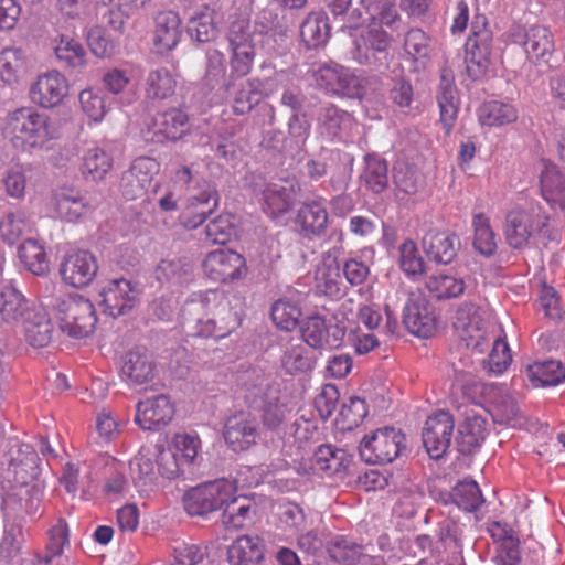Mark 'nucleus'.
<instances>
[{"label":"nucleus","instance_id":"13d9d810","mask_svg":"<svg viewBox=\"0 0 565 565\" xmlns=\"http://www.w3.org/2000/svg\"><path fill=\"white\" fill-rule=\"evenodd\" d=\"M212 210L213 206L210 205V198L206 194L191 198L181 213V221L186 227L196 228Z\"/></svg>","mask_w":565,"mask_h":565},{"label":"nucleus","instance_id":"052dcab7","mask_svg":"<svg viewBox=\"0 0 565 565\" xmlns=\"http://www.w3.org/2000/svg\"><path fill=\"white\" fill-rule=\"evenodd\" d=\"M399 266L407 276L422 275L425 271V262L413 239H405L399 246Z\"/></svg>","mask_w":565,"mask_h":565},{"label":"nucleus","instance_id":"a878e982","mask_svg":"<svg viewBox=\"0 0 565 565\" xmlns=\"http://www.w3.org/2000/svg\"><path fill=\"white\" fill-rule=\"evenodd\" d=\"M51 205L57 215L67 222L78 221L94 211V206L82 196L79 190L72 186H61L54 190Z\"/></svg>","mask_w":565,"mask_h":565},{"label":"nucleus","instance_id":"20e7f679","mask_svg":"<svg viewBox=\"0 0 565 565\" xmlns=\"http://www.w3.org/2000/svg\"><path fill=\"white\" fill-rule=\"evenodd\" d=\"M250 383L244 394L245 403L258 411L260 422L266 430L280 433L291 419L292 407L289 398L276 384L265 379Z\"/></svg>","mask_w":565,"mask_h":565},{"label":"nucleus","instance_id":"c03bdc74","mask_svg":"<svg viewBox=\"0 0 565 565\" xmlns=\"http://www.w3.org/2000/svg\"><path fill=\"white\" fill-rule=\"evenodd\" d=\"M31 230L32 223L25 212L21 210L7 212L0 220V236L10 245L19 242Z\"/></svg>","mask_w":565,"mask_h":565},{"label":"nucleus","instance_id":"69168bd1","mask_svg":"<svg viewBox=\"0 0 565 565\" xmlns=\"http://www.w3.org/2000/svg\"><path fill=\"white\" fill-rule=\"evenodd\" d=\"M205 235L211 243L225 245L235 235L234 217L231 214L218 215L206 225Z\"/></svg>","mask_w":565,"mask_h":565},{"label":"nucleus","instance_id":"393cba45","mask_svg":"<svg viewBox=\"0 0 565 565\" xmlns=\"http://www.w3.org/2000/svg\"><path fill=\"white\" fill-rule=\"evenodd\" d=\"M182 21L172 10L159 12L154 17L152 43L156 52L166 54L174 50L182 38Z\"/></svg>","mask_w":565,"mask_h":565},{"label":"nucleus","instance_id":"9b49d317","mask_svg":"<svg viewBox=\"0 0 565 565\" xmlns=\"http://www.w3.org/2000/svg\"><path fill=\"white\" fill-rule=\"evenodd\" d=\"M234 483L215 480L190 489L183 495V507L189 515L202 516L222 510L231 498Z\"/></svg>","mask_w":565,"mask_h":565},{"label":"nucleus","instance_id":"473e14b6","mask_svg":"<svg viewBox=\"0 0 565 565\" xmlns=\"http://www.w3.org/2000/svg\"><path fill=\"white\" fill-rule=\"evenodd\" d=\"M263 559L264 545L258 535H241L227 548L231 565H255Z\"/></svg>","mask_w":565,"mask_h":565},{"label":"nucleus","instance_id":"6e6d98bb","mask_svg":"<svg viewBox=\"0 0 565 565\" xmlns=\"http://www.w3.org/2000/svg\"><path fill=\"white\" fill-rule=\"evenodd\" d=\"M347 454L342 449L333 448L330 445H321L315 451L313 465L317 470L328 473H337L344 466Z\"/></svg>","mask_w":565,"mask_h":565},{"label":"nucleus","instance_id":"6ab92c4d","mask_svg":"<svg viewBox=\"0 0 565 565\" xmlns=\"http://www.w3.org/2000/svg\"><path fill=\"white\" fill-rule=\"evenodd\" d=\"M160 171V163L151 157L135 159L121 175L120 190L127 200L141 198L150 186L154 175Z\"/></svg>","mask_w":565,"mask_h":565},{"label":"nucleus","instance_id":"2f4dec72","mask_svg":"<svg viewBox=\"0 0 565 565\" xmlns=\"http://www.w3.org/2000/svg\"><path fill=\"white\" fill-rule=\"evenodd\" d=\"M52 323L47 312L43 308L34 307L29 316H25L21 332L24 340L33 348H44L52 339Z\"/></svg>","mask_w":565,"mask_h":565},{"label":"nucleus","instance_id":"a211bd4d","mask_svg":"<svg viewBox=\"0 0 565 565\" xmlns=\"http://www.w3.org/2000/svg\"><path fill=\"white\" fill-rule=\"evenodd\" d=\"M514 41L522 45L526 61L534 66L548 65L555 53L554 34L546 25H531Z\"/></svg>","mask_w":565,"mask_h":565},{"label":"nucleus","instance_id":"de8ad7c7","mask_svg":"<svg viewBox=\"0 0 565 565\" xmlns=\"http://www.w3.org/2000/svg\"><path fill=\"white\" fill-rule=\"evenodd\" d=\"M360 4L364 8L373 23L383 28H393L401 20L394 0H360Z\"/></svg>","mask_w":565,"mask_h":565},{"label":"nucleus","instance_id":"ddd939ff","mask_svg":"<svg viewBox=\"0 0 565 565\" xmlns=\"http://www.w3.org/2000/svg\"><path fill=\"white\" fill-rule=\"evenodd\" d=\"M204 275L212 281L228 284L247 273L245 258L233 249L220 248L210 252L203 263Z\"/></svg>","mask_w":565,"mask_h":565},{"label":"nucleus","instance_id":"f03ea898","mask_svg":"<svg viewBox=\"0 0 565 565\" xmlns=\"http://www.w3.org/2000/svg\"><path fill=\"white\" fill-rule=\"evenodd\" d=\"M6 458L7 463H2L0 469V484L6 500L18 498L21 501L26 494L40 501L41 489L34 483L40 461L35 449L14 439L10 441Z\"/></svg>","mask_w":565,"mask_h":565},{"label":"nucleus","instance_id":"a18cd8bd","mask_svg":"<svg viewBox=\"0 0 565 565\" xmlns=\"http://www.w3.org/2000/svg\"><path fill=\"white\" fill-rule=\"evenodd\" d=\"M177 81L169 70L161 67L148 73L145 92L151 99H167L174 95Z\"/></svg>","mask_w":565,"mask_h":565},{"label":"nucleus","instance_id":"3c124183","mask_svg":"<svg viewBox=\"0 0 565 565\" xmlns=\"http://www.w3.org/2000/svg\"><path fill=\"white\" fill-rule=\"evenodd\" d=\"M473 246L482 255L490 256L497 249L495 234L490 225V218L484 213H476L472 217Z\"/></svg>","mask_w":565,"mask_h":565},{"label":"nucleus","instance_id":"774afa93","mask_svg":"<svg viewBox=\"0 0 565 565\" xmlns=\"http://www.w3.org/2000/svg\"><path fill=\"white\" fill-rule=\"evenodd\" d=\"M363 178L366 186L374 193L384 191L388 184L386 161L377 158L367 159Z\"/></svg>","mask_w":565,"mask_h":565},{"label":"nucleus","instance_id":"dca6fc26","mask_svg":"<svg viewBox=\"0 0 565 565\" xmlns=\"http://www.w3.org/2000/svg\"><path fill=\"white\" fill-rule=\"evenodd\" d=\"M223 436L226 445L233 451L239 452L257 445L260 430L250 413L239 411L226 419Z\"/></svg>","mask_w":565,"mask_h":565},{"label":"nucleus","instance_id":"c85d7f7f","mask_svg":"<svg viewBox=\"0 0 565 565\" xmlns=\"http://www.w3.org/2000/svg\"><path fill=\"white\" fill-rule=\"evenodd\" d=\"M114 158L106 149L92 145L84 149L79 171L86 181L100 182L113 170Z\"/></svg>","mask_w":565,"mask_h":565},{"label":"nucleus","instance_id":"6e6552de","mask_svg":"<svg viewBox=\"0 0 565 565\" xmlns=\"http://www.w3.org/2000/svg\"><path fill=\"white\" fill-rule=\"evenodd\" d=\"M359 449L367 463H391L406 449V436L395 427L377 428L363 437Z\"/></svg>","mask_w":565,"mask_h":565},{"label":"nucleus","instance_id":"864d4df0","mask_svg":"<svg viewBox=\"0 0 565 565\" xmlns=\"http://www.w3.org/2000/svg\"><path fill=\"white\" fill-rule=\"evenodd\" d=\"M158 279L177 284L188 282L193 275V266L183 259H163L156 269Z\"/></svg>","mask_w":565,"mask_h":565},{"label":"nucleus","instance_id":"72a5a7b5","mask_svg":"<svg viewBox=\"0 0 565 565\" xmlns=\"http://www.w3.org/2000/svg\"><path fill=\"white\" fill-rule=\"evenodd\" d=\"M354 124V117L334 104H327L320 109L318 127L320 132L328 138L342 137L351 130Z\"/></svg>","mask_w":565,"mask_h":565},{"label":"nucleus","instance_id":"4be33fe9","mask_svg":"<svg viewBox=\"0 0 565 565\" xmlns=\"http://www.w3.org/2000/svg\"><path fill=\"white\" fill-rule=\"evenodd\" d=\"M174 413L170 397L160 394L137 404L135 422L143 430H158L172 420Z\"/></svg>","mask_w":565,"mask_h":565},{"label":"nucleus","instance_id":"c9c22d12","mask_svg":"<svg viewBox=\"0 0 565 565\" xmlns=\"http://www.w3.org/2000/svg\"><path fill=\"white\" fill-rule=\"evenodd\" d=\"M237 488L234 484V490L231 498L224 504L223 523L231 529H242L248 521L252 520L256 513L255 502L244 495L236 494Z\"/></svg>","mask_w":565,"mask_h":565},{"label":"nucleus","instance_id":"79ce46f5","mask_svg":"<svg viewBox=\"0 0 565 565\" xmlns=\"http://www.w3.org/2000/svg\"><path fill=\"white\" fill-rule=\"evenodd\" d=\"M425 287L435 298L452 299L461 296L466 289L462 278L448 274H433L425 280Z\"/></svg>","mask_w":565,"mask_h":565},{"label":"nucleus","instance_id":"bf43d9fd","mask_svg":"<svg viewBox=\"0 0 565 565\" xmlns=\"http://www.w3.org/2000/svg\"><path fill=\"white\" fill-rule=\"evenodd\" d=\"M70 543V532L64 519H58L47 531V542L45 546V559L51 562L61 556L64 548Z\"/></svg>","mask_w":565,"mask_h":565},{"label":"nucleus","instance_id":"37998d69","mask_svg":"<svg viewBox=\"0 0 565 565\" xmlns=\"http://www.w3.org/2000/svg\"><path fill=\"white\" fill-rule=\"evenodd\" d=\"M330 35L328 17L323 12H311L302 22L300 36L307 47H317L327 42Z\"/></svg>","mask_w":565,"mask_h":565},{"label":"nucleus","instance_id":"39448f33","mask_svg":"<svg viewBox=\"0 0 565 565\" xmlns=\"http://www.w3.org/2000/svg\"><path fill=\"white\" fill-rule=\"evenodd\" d=\"M504 235L509 246L514 249L526 247L535 236L551 238L550 215L537 202L515 205L505 215Z\"/></svg>","mask_w":565,"mask_h":565},{"label":"nucleus","instance_id":"f3484780","mask_svg":"<svg viewBox=\"0 0 565 565\" xmlns=\"http://www.w3.org/2000/svg\"><path fill=\"white\" fill-rule=\"evenodd\" d=\"M454 427V418L446 411L436 412L426 419L422 438L427 454L433 459L441 458L450 446Z\"/></svg>","mask_w":565,"mask_h":565},{"label":"nucleus","instance_id":"5701e85b","mask_svg":"<svg viewBox=\"0 0 565 565\" xmlns=\"http://www.w3.org/2000/svg\"><path fill=\"white\" fill-rule=\"evenodd\" d=\"M97 273V259L93 253L87 250L70 253L61 266L63 281L74 288L87 287Z\"/></svg>","mask_w":565,"mask_h":565},{"label":"nucleus","instance_id":"49530a36","mask_svg":"<svg viewBox=\"0 0 565 565\" xmlns=\"http://www.w3.org/2000/svg\"><path fill=\"white\" fill-rule=\"evenodd\" d=\"M264 202L270 215L286 213L292 204L295 189L292 185L267 184L263 191Z\"/></svg>","mask_w":565,"mask_h":565},{"label":"nucleus","instance_id":"423d86ee","mask_svg":"<svg viewBox=\"0 0 565 565\" xmlns=\"http://www.w3.org/2000/svg\"><path fill=\"white\" fill-rule=\"evenodd\" d=\"M52 313L60 330L70 338H87L96 328L95 307L89 299L81 295L56 298L52 303Z\"/></svg>","mask_w":565,"mask_h":565},{"label":"nucleus","instance_id":"680f3d73","mask_svg":"<svg viewBox=\"0 0 565 565\" xmlns=\"http://www.w3.org/2000/svg\"><path fill=\"white\" fill-rule=\"evenodd\" d=\"M392 44V36L379 24L372 23L361 33L360 41L356 42V50L361 52L362 47L373 52H387Z\"/></svg>","mask_w":565,"mask_h":565},{"label":"nucleus","instance_id":"e2e57ef3","mask_svg":"<svg viewBox=\"0 0 565 565\" xmlns=\"http://www.w3.org/2000/svg\"><path fill=\"white\" fill-rule=\"evenodd\" d=\"M54 51L56 57L64 61L67 66L81 67L85 64V50L78 41L72 38L62 35Z\"/></svg>","mask_w":565,"mask_h":565},{"label":"nucleus","instance_id":"1a4fd4ad","mask_svg":"<svg viewBox=\"0 0 565 565\" xmlns=\"http://www.w3.org/2000/svg\"><path fill=\"white\" fill-rule=\"evenodd\" d=\"M191 305H199L204 310L203 317L198 320L202 337L223 339L234 329L231 306L223 294L211 291L200 302L192 301Z\"/></svg>","mask_w":565,"mask_h":565},{"label":"nucleus","instance_id":"2eb2a0df","mask_svg":"<svg viewBox=\"0 0 565 565\" xmlns=\"http://www.w3.org/2000/svg\"><path fill=\"white\" fill-rule=\"evenodd\" d=\"M68 81L58 71L52 70L40 74L30 85L31 102L42 108H53L63 103L68 95Z\"/></svg>","mask_w":565,"mask_h":565},{"label":"nucleus","instance_id":"0eeeda50","mask_svg":"<svg viewBox=\"0 0 565 565\" xmlns=\"http://www.w3.org/2000/svg\"><path fill=\"white\" fill-rule=\"evenodd\" d=\"M313 77L317 86L329 96L361 100L367 93V78L339 64L320 66Z\"/></svg>","mask_w":565,"mask_h":565},{"label":"nucleus","instance_id":"4468645a","mask_svg":"<svg viewBox=\"0 0 565 565\" xmlns=\"http://www.w3.org/2000/svg\"><path fill=\"white\" fill-rule=\"evenodd\" d=\"M329 223L327 202L321 196L302 201L294 218L299 235L308 241L322 237L329 227Z\"/></svg>","mask_w":565,"mask_h":565},{"label":"nucleus","instance_id":"7c9ffc66","mask_svg":"<svg viewBox=\"0 0 565 565\" xmlns=\"http://www.w3.org/2000/svg\"><path fill=\"white\" fill-rule=\"evenodd\" d=\"M437 102L440 113V124L445 135H450L456 122L459 102L457 97V88L451 74L444 72L440 76V84L437 92Z\"/></svg>","mask_w":565,"mask_h":565},{"label":"nucleus","instance_id":"f704fd0d","mask_svg":"<svg viewBox=\"0 0 565 565\" xmlns=\"http://www.w3.org/2000/svg\"><path fill=\"white\" fill-rule=\"evenodd\" d=\"M34 307H29L24 296L13 286H6L0 294V318L9 326L23 324L25 316Z\"/></svg>","mask_w":565,"mask_h":565},{"label":"nucleus","instance_id":"a19ab883","mask_svg":"<svg viewBox=\"0 0 565 565\" xmlns=\"http://www.w3.org/2000/svg\"><path fill=\"white\" fill-rule=\"evenodd\" d=\"M18 256L24 267L36 276L45 275L50 264L45 248L39 241L28 238L18 248Z\"/></svg>","mask_w":565,"mask_h":565},{"label":"nucleus","instance_id":"bb28decb","mask_svg":"<svg viewBox=\"0 0 565 565\" xmlns=\"http://www.w3.org/2000/svg\"><path fill=\"white\" fill-rule=\"evenodd\" d=\"M403 321L407 330L420 338H429L437 329V318L425 299H409L404 308Z\"/></svg>","mask_w":565,"mask_h":565},{"label":"nucleus","instance_id":"c756f323","mask_svg":"<svg viewBox=\"0 0 565 565\" xmlns=\"http://www.w3.org/2000/svg\"><path fill=\"white\" fill-rule=\"evenodd\" d=\"M422 244L431 260L447 265L457 256L460 239L454 233L430 231L423 237Z\"/></svg>","mask_w":565,"mask_h":565},{"label":"nucleus","instance_id":"58836bf2","mask_svg":"<svg viewBox=\"0 0 565 565\" xmlns=\"http://www.w3.org/2000/svg\"><path fill=\"white\" fill-rule=\"evenodd\" d=\"M302 309L299 301L282 297L277 299L270 308V318L274 326L286 332H291L299 326Z\"/></svg>","mask_w":565,"mask_h":565},{"label":"nucleus","instance_id":"f257e3e1","mask_svg":"<svg viewBox=\"0 0 565 565\" xmlns=\"http://www.w3.org/2000/svg\"><path fill=\"white\" fill-rule=\"evenodd\" d=\"M461 341L472 352L484 353L490 344L491 351L487 365L491 373L500 375L512 362L510 348L504 339L490 335L489 327L483 321L481 309L472 302H463L456 312L454 322Z\"/></svg>","mask_w":565,"mask_h":565},{"label":"nucleus","instance_id":"4c0bfd02","mask_svg":"<svg viewBox=\"0 0 565 565\" xmlns=\"http://www.w3.org/2000/svg\"><path fill=\"white\" fill-rule=\"evenodd\" d=\"M529 381L534 387L556 386L565 381V366L561 361H535L526 367Z\"/></svg>","mask_w":565,"mask_h":565},{"label":"nucleus","instance_id":"412c9836","mask_svg":"<svg viewBox=\"0 0 565 565\" xmlns=\"http://www.w3.org/2000/svg\"><path fill=\"white\" fill-rule=\"evenodd\" d=\"M104 312L113 318L130 311L138 302V290L127 279L109 280L99 291Z\"/></svg>","mask_w":565,"mask_h":565},{"label":"nucleus","instance_id":"ea45409f","mask_svg":"<svg viewBox=\"0 0 565 565\" xmlns=\"http://www.w3.org/2000/svg\"><path fill=\"white\" fill-rule=\"evenodd\" d=\"M519 117L518 109L509 103L489 100L478 109V119L482 126L502 127L515 122Z\"/></svg>","mask_w":565,"mask_h":565},{"label":"nucleus","instance_id":"b1692460","mask_svg":"<svg viewBox=\"0 0 565 565\" xmlns=\"http://www.w3.org/2000/svg\"><path fill=\"white\" fill-rule=\"evenodd\" d=\"M189 117L181 109L157 114L148 126V140L157 143L177 141L188 131Z\"/></svg>","mask_w":565,"mask_h":565},{"label":"nucleus","instance_id":"8fccbe9b","mask_svg":"<svg viewBox=\"0 0 565 565\" xmlns=\"http://www.w3.org/2000/svg\"><path fill=\"white\" fill-rule=\"evenodd\" d=\"M26 71V56L21 49L7 47L0 54V76L9 84L18 82Z\"/></svg>","mask_w":565,"mask_h":565},{"label":"nucleus","instance_id":"603ef678","mask_svg":"<svg viewBox=\"0 0 565 565\" xmlns=\"http://www.w3.org/2000/svg\"><path fill=\"white\" fill-rule=\"evenodd\" d=\"M451 498L456 505L468 512L476 511L484 502L481 490L473 480L459 481L452 489Z\"/></svg>","mask_w":565,"mask_h":565},{"label":"nucleus","instance_id":"cd10ccee","mask_svg":"<svg viewBox=\"0 0 565 565\" xmlns=\"http://www.w3.org/2000/svg\"><path fill=\"white\" fill-rule=\"evenodd\" d=\"M120 373L129 385H142L154 379L156 363L146 350H130L126 353Z\"/></svg>","mask_w":565,"mask_h":565},{"label":"nucleus","instance_id":"338daca9","mask_svg":"<svg viewBox=\"0 0 565 565\" xmlns=\"http://www.w3.org/2000/svg\"><path fill=\"white\" fill-rule=\"evenodd\" d=\"M156 463L159 473L167 479L180 477L186 468L178 457V452L160 446H156Z\"/></svg>","mask_w":565,"mask_h":565},{"label":"nucleus","instance_id":"7ed1b4c3","mask_svg":"<svg viewBox=\"0 0 565 565\" xmlns=\"http://www.w3.org/2000/svg\"><path fill=\"white\" fill-rule=\"evenodd\" d=\"M2 135L13 148L28 151L44 148L57 138L58 130L46 114L21 107L8 115Z\"/></svg>","mask_w":565,"mask_h":565},{"label":"nucleus","instance_id":"0e129e2a","mask_svg":"<svg viewBox=\"0 0 565 565\" xmlns=\"http://www.w3.org/2000/svg\"><path fill=\"white\" fill-rule=\"evenodd\" d=\"M281 364L289 374L305 373L312 367L308 351L301 343L287 347L281 356Z\"/></svg>","mask_w":565,"mask_h":565},{"label":"nucleus","instance_id":"aec40b11","mask_svg":"<svg viewBox=\"0 0 565 565\" xmlns=\"http://www.w3.org/2000/svg\"><path fill=\"white\" fill-rule=\"evenodd\" d=\"M303 341L313 349L331 350L339 348L345 331L338 323H328L326 318L313 315L308 317L300 327Z\"/></svg>","mask_w":565,"mask_h":565},{"label":"nucleus","instance_id":"09e8293b","mask_svg":"<svg viewBox=\"0 0 565 565\" xmlns=\"http://www.w3.org/2000/svg\"><path fill=\"white\" fill-rule=\"evenodd\" d=\"M462 447L468 451L479 447L487 436V420L478 414H467L459 426Z\"/></svg>","mask_w":565,"mask_h":565},{"label":"nucleus","instance_id":"4d7b16f0","mask_svg":"<svg viewBox=\"0 0 565 565\" xmlns=\"http://www.w3.org/2000/svg\"><path fill=\"white\" fill-rule=\"evenodd\" d=\"M23 541L20 529L11 526L4 530L0 541V565H13L21 558Z\"/></svg>","mask_w":565,"mask_h":565},{"label":"nucleus","instance_id":"5fc2aeb1","mask_svg":"<svg viewBox=\"0 0 565 565\" xmlns=\"http://www.w3.org/2000/svg\"><path fill=\"white\" fill-rule=\"evenodd\" d=\"M404 52L414 62H419L423 65L429 58L430 53V39L420 29H411L404 39Z\"/></svg>","mask_w":565,"mask_h":565},{"label":"nucleus","instance_id":"f8f14e48","mask_svg":"<svg viewBox=\"0 0 565 565\" xmlns=\"http://www.w3.org/2000/svg\"><path fill=\"white\" fill-rule=\"evenodd\" d=\"M492 39V31L486 19L476 18L466 42L465 57L467 73L475 81L482 78L489 68Z\"/></svg>","mask_w":565,"mask_h":565},{"label":"nucleus","instance_id":"9d476101","mask_svg":"<svg viewBox=\"0 0 565 565\" xmlns=\"http://www.w3.org/2000/svg\"><path fill=\"white\" fill-rule=\"evenodd\" d=\"M226 39L230 52V81L247 76L253 70L256 56L248 23L243 20L233 22Z\"/></svg>","mask_w":565,"mask_h":565},{"label":"nucleus","instance_id":"e433bc0d","mask_svg":"<svg viewBox=\"0 0 565 565\" xmlns=\"http://www.w3.org/2000/svg\"><path fill=\"white\" fill-rule=\"evenodd\" d=\"M540 190L547 203L565 209V174L555 164H544L540 174Z\"/></svg>","mask_w":565,"mask_h":565}]
</instances>
